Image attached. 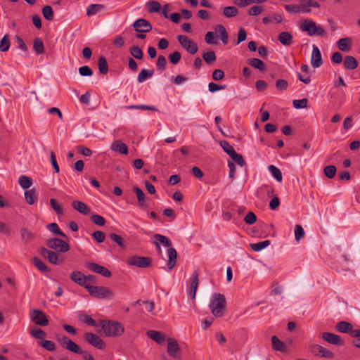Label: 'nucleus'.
Listing matches in <instances>:
<instances>
[{
	"label": "nucleus",
	"mask_w": 360,
	"mask_h": 360,
	"mask_svg": "<svg viewBox=\"0 0 360 360\" xmlns=\"http://www.w3.org/2000/svg\"><path fill=\"white\" fill-rule=\"evenodd\" d=\"M209 307L215 317H221L224 315L226 307V300L224 295L214 292L212 295Z\"/></svg>",
	"instance_id": "1"
},
{
	"label": "nucleus",
	"mask_w": 360,
	"mask_h": 360,
	"mask_svg": "<svg viewBox=\"0 0 360 360\" xmlns=\"http://www.w3.org/2000/svg\"><path fill=\"white\" fill-rule=\"evenodd\" d=\"M154 238L158 243H161L163 246L168 248L167 267L169 270H172L176 263V250L172 247V242L167 237L162 236L161 234L156 233L154 235Z\"/></svg>",
	"instance_id": "2"
},
{
	"label": "nucleus",
	"mask_w": 360,
	"mask_h": 360,
	"mask_svg": "<svg viewBox=\"0 0 360 360\" xmlns=\"http://www.w3.org/2000/svg\"><path fill=\"white\" fill-rule=\"evenodd\" d=\"M101 330L106 337H117L124 333V328L121 323L106 320L101 321L99 323Z\"/></svg>",
	"instance_id": "3"
},
{
	"label": "nucleus",
	"mask_w": 360,
	"mask_h": 360,
	"mask_svg": "<svg viewBox=\"0 0 360 360\" xmlns=\"http://www.w3.org/2000/svg\"><path fill=\"white\" fill-rule=\"evenodd\" d=\"M89 295L96 299H109L114 295L113 292L107 287L96 285H84Z\"/></svg>",
	"instance_id": "4"
},
{
	"label": "nucleus",
	"mask_w": 360,
	"mask_h": 360,
	"mask_svg": "<svg viewBox=\"0 0 360 360\" xmlns=\"http://www.w3.org/2000/svg\"><path fill=\"white\" fill-rule=\"evenodd\" d=\"M127 264L140 268H148L151 266L152 259L148 257L134 255L127 259Z\"/></svg>",
	"instance_id": "5"
},
{
	"label": "nucleus",
	"mask_w": 360,
	"mask_h": 360,
	"mask_svg": "<svg viewBox=\"0 0 360 360\" xmlns=\"http://www.w3.org/2000/svg\"><path fill=\"white\" fill-rule=\"evenodd\" d=\"M46 245L49 248L60 252H66L70 250L69 244L58 238H50L47 240Z\"/></svg>",
	"instance_id": "6"
},
{
	"label": "nucleus",
	"mask_w": 360,
	"mask_h": 360,
	"mask_svg": "<svg viewBox=\"0 0 360 360\" xmlns=\"http://www.w3.org/2000/svg\"><path fill=\"white\" fill-rule=\"evenodd\" d=\"M177 40L181 46L191 54H195L198 51V45L186 35H178Z\"/></svg>",
	"instance_id": "7"
},
{
	"label": "nucleus",
	"mask_w": 360,
	"mask_h": 360,
	"mask_svg": "<svg viewBox=\"0 0 360 360\" xmlns=\"http://www.w3.org/2000/svg\"><path fill=\"white\" fill-rule=\"evenodd\" d=\"M58 340L64 349L77 354L82 353L81 347L69 339L67 336L60 338Z\"/></svg>",
	"instance_id": "8"
},
{
	"label": "nucleus",
	"mask_w": 360,
	"mask_h": 360,
	"mask_svg": "<svg viewBox=\"0 0 360 360\" xmlns=\"http://www.w3.org/2000/svg\"><path fill=\"white\" fill-rule=\"evenodd\" d=\"M30 319L32 321L38 326H46L49 325V320L41 310H32L30 313Z\"/></svg>",
	"instance_id": "9"
},
{
	"label": "nucleus",
	"mask_w": 360,
	"mask_h": 360,
	"mask_svg": "<svg viewBox=\"0 0 360 360\" xmlns=\"http://www.w3.org/2000/svg\"><path fill=\"white\" fill-rule=\"evenodd\" d=\"M84 339L86 342L98 349H103L105 347L103 340L93 333H86L84 334Z\"/></svg>",
	"instance_id": "10"
},
{
	"label": "nucleus",
	"mask_w": 360,
	"mask_h": 360,
	"mask_svg": "<svg viewBox=\"0 0 360 360\" xmlns=\"http://www.w3.org/2000/svg\"><path fill=\"white\" fill-rule=\"evenodd\" d=\"M134 29L137 32H148L152 30V25L149 21L143 18H139L133 23Z\"/></svg>",
	"instance_id": "11"
},
{
	"label": "nucleus",
	"mask_w": 360,
	"mask_h": 360,
	"mask_svg": "<svg viewBox=\"0 0 360 360\" xmlns=\"http://www.w3.org/2000/svg\"><path fill=\"white\" fill-rule=\"evenodd\" d=\"M310 350L314 354H319L321 357L333 359L335 356L333 352L319 345H312Z\"/></svg>",
	"instance_id": "12"
},
{
	"label": "nucleus",
	"mask_w": 360,
	"mask_h": 360,
	"mask_svg": "<svg viewBox=\"0 0 360 360\" xmlns=\"http://www.w3.org/2000/svg\"><path fill=\"white\" fill-rule=\"evenodd\" d=\"M39 252L41 256L47 259L51 264H58L60 263L58 259V255L54 251L50 250L46 248H41Z\"/></svg>",
	"instance_id": "13"
},
{
	"label": "nucleus",
	"mask_w": 360,
	"mask_h": 360,
	"mask_svg": "<svg viewBox=\"0 0 360 360\" xmlns=\"http://www.w3.org/2000/svg\"><path fill=\"white\" fill-rule=\"evenodd\" d=\"M86 266L93 272L99 274L105 278H110L112 276L111 272L107 268L96 263L90 262Z\"/></svg>",
	"instance_id": "14"
},
{
	"label": "nucleus",
	"mask_w": 360,
	"mask_h": 360,
	"mask_svg": "<svg viewBox=\"0 0 360 360\" xmlns=\"http://www.w3.org/2000/svg\"><path fill=\"white\" fill-rule=\"evenodd\" d=\"M311 64L314 68H318L323 64L321 51L316 45H313Z\"/></svg>",
	"instance_id": "15"
},
{
	"label": "nucleus",
	"mask_w": 360,
	"mask_h": 360,
	"mask_svg": "<svg viewBox=\"0 0 360 360\" xmlns=\"http://www.w3.org/2000/svg\"><path fill=\"white\" fill-rule=\"evenodd\" d=\"M316 28V23L311 19L304 20L300 25L301 30L307 32L309 36L315 35Z\"/></svg>",
	"instance_id": "16"
},
{
	"label": "nucleus",
	"mask_w": 360,
	"mask_h": 360,
	"mask_svg": "<svg viewBox=\"0 0 360 360\" xmlns=\"http://www.w3.org/2000/svg\"><path fill=\"white\" fill-rule=\"evenodd\" d=\"M199 271L195 270L193 272L190 281H191V288L189 291V295L192 299H195L198 286L199 284Z\"/></svg>",
	"instance_id": "17"
},
{
	"label": "nucleus",
	"mask_w": 360,
	"mask_h": 360,
	"mask_svg": "<svg viewBox=\"0 0 360 360\" xmlns=\"http://www.w3.org/2000/svg\"><path fill=\"white\" fill-rule=\"evenodd\" d=\"M180 351V347L177 341L173 338L167 340V352L172 357H177Z\"/></svg>",
	"instance_id": "18"
},
{
	"label": "nucleus",
	"mask_w": 360,
	"mask_h": 360,
	"mask_svg": "<svg viewBox=\"0 0 360 360\" xmlns=\"http://www.w3.org/2000/svg\"><path fill=\"white\" fill-rule=\"evenodd\" d=\"M322 337L324 340L334 345L340 346L343 345L342 338L336 334L326 332L323 333Z\"/></svg>",
	"instance_id": "19"
},
{
	"label": "nucleus",
	"mask_w": 360,
	"mask_h": 360,
	"mask_svg": "<svg viewBox=\"0 0 360 360\" xmlns=\"http://www.w3.org/2000/svg\"><path fill=\"white\" fill-rule=\"evenodd\" d=\"M72 207L79 213L88 215L91 212V209L83 202L74 200L72 202Z\"/></svg>",
	"instance_id": "20"
},
{
	"label": "nucleus",
	"mask_w": 360,
	"mask_h": 360,
	"mask_svg": "<svg viewBox=\"0 0 360 360\" xmlns=\"http://www.w3.org/2000/svg\"><path fill=\"white\" fill-rule=\"evenodd\" d=\"M134 191L136 193L138 199L139 207L141 209L146 208L148 206L146 202V196L143 192V191L140 188L135 186L134 188Z\"/></svg>",
	"instance_id": "21"
},
{
	"label": "nucleus",
	"mask_w": 360,
	"mask_h": 360,
	"mask_svg": "<svg viewBox=\"0 0 360 360\" xmlns=\"http://www.w3.org/2000/svg\"><path fill=\"white\" fill-rule=\"evenodd\" d=\"M343 64L346 70H352L358 67L359 62L354 57L347 56L343 60Z\"/></svg>",
	"instance_id": "22"
},
{
	"label": "nucleus",
	"mask_w": 360,
	"mask_h": 360,
	"mask_svg": "<svg viewBox=\"0 0 360 360\" xmlns=\"http://www.w3.org/2000/svg\"><path fill=\"white\" fill-rule=\"evenodd\" d=\"M337 45L341 51L348 52L352 49V41L348 37L341 38L338 41Z\"/></svg>",
	"instance_id": "23"
},
{
	"label": "nucleus",
	"mask_w": 360,
	"mask_h": 360,
	"mask_svg": "<svg viewBox=\"0 0 360 360\" xmlns=\"http://www.w3.org/2000/svg\"><path fill=\"white\" fill-rule=\"evenodd\" d=\"M20 235L24 244H28L35 237V233L31 232L27 228H21Z\"/></svg>",
	"instance_id": "24"
},
{
	"label": "nucleus",
	"mask_w": 360,
	"mask_h": 360,
	"mask_svg": "<svg viewBox=\"0 0 360 360\" xmlns=\"http://www.w3.org/2000/svg\"><path fill=\"white\" fill-rule=\"evenodd\" d=\"M70 279L81 286L89 285L85 284L84 274L79 271H74L70 274Z\"/></svg>",
	"instance_id": "25"
},
{
	"label": "nucleus",
	"mask_w": 360,
	"mask_h": 360,
	"mask_svg": "<svg viewBox=\"0 0 360 360\" xmlns=\"http://www.w3.org/2000/svg\"><path fill=\"white\" fill-rule=\"evenodd\" d=\"M111 150L113 151H117L121 154H127L128 148L127 146L122 143L120 140L115 141L111 146Z\"/></svg>",
	"instance_id": "26"
},
{
	"label": "nucleus",
	"mask_w": 360,
	"mask_h": 360,
	"mask_svg": "<svg viewBox=\"0 0 360 360\" xmlns=\"http://www.w3.org/2000/svg\"><path fill=\"white\" fill-rule=\"evenodd\" d=\"M105 8L104 5L99 4H92L86 8V15L88 17L96 15V13L102 11Z\"/></svg>",
	"instance_id": "27"
},
{
	"label": "nucleus",
	"mask_w": 360,
	"mask_h": 360,
	"mask_svg": "<svg viewBox=\"0 0 360 360\" xmlns=\"http://www.w3.org/2000/svg\"><path fill=\"white\" fill-rule=\"evenodd\" d=\"M147 335L158 344L164 342L165 336L161 332L156 330L147 331Z\"/></svg>",
	"instance_id": "28"
},
{
	"label": "nucleus",
	"mask_w": 360,
	"mask_h": 360,
	"mask_svg": "<svg viewBox=\"0 0 360 360\" xmlns=\"http://www.w3.org/2000/svg\"><path fill=\"white\" fill-rule=\"evenodd\" d=\"M278 41L284 46H290L292 42V36L288 32H282L278 37Z\"/></svg>",
	"instance_id": "29"
},
{
	"label": "nucleus",
	"mask_w": 360,
	"mask_h": 360,
	"mask_svg": "<svg viewBox=\"0 0 360 360\" xmlns=\"http://www.w3.org/2000/svg\"><path fill=\"white\" fill-rule=\"evenodd\" d=\"M301 6L302 7V13H310L311 10L307 7L319 8L320 4L312 0H300Z\"/></svg>",
	"instance_id": "30"
},
{
	"label": "nucleus",
	"mask_w": 360,
	"mask_h": 360,
	"mask_svg": "<svg viewBox=\"0 0 360 360\" xmlns=\"http://www.w3.org/2000/svg\"><path fill=\"white\" fill-rule=\"evenodd\" d=\"M33 50L35 51L37 55H41L44 53L45 50L44 42L39 37H37L34 39Z\"/></svg>",
	"instance_id": "31"
},
{
	"label": "nucleus",
	"mask_w": 360,
	"mask_h": 360,
	"mask_svg": "<svg viewBox=\"0 0 360 360\" xmlns=\"http://www.w3.org/2000/svg\"><path fill=\"white\" fill-rule=\"evenodd\" d=\"M25 198L27 203H28L29 205H33L37 199L36 189L32 188L28 191H26L25 192Z\"/></svg>",
	"instance_id": "32"
},
{
	"label": "nucleus",
	"mask_w": 360,
	"mask_h": 360,
	"mask_svg": "<svg viewBox=\"0 0 360 360\" xmlns=\"http://www.w3.org/2000/svg\"><path fill=\"white\" fill-rule=\"evenodd\" d=\"M353 328L352 325L347 321H342L337 323L335 329L340 333H348Z\"/></svg>",
	"instance_id": "33"
},
{
	"label": "nucleus",
	"mask_w": 360,
	"mask_h": 360,
	"mask_svg": "<svg viewBox=\"0 0 360 360\" xmlns=\"http://www.w3.org/2000/svg\"><path fill=\"white\" fill-rule=\"evenodd\" d=\"M34 265L41 272H50L51 269L46 265V264L39 258L34 257L32 259Z\"/></svg>",
	"instance_id": "34"
},
{
	"label": "nucleus",
	"mask_w": 360,
	"mask_h": 360,
	"mask_svg": "<svg viewBox=\"0 0 360 360\" xmlns=\"http://www.w3.org/2000/svg\"><path fill=\"white\" fill-rule=\"evenodd\" d=\"M248 64L253 68L258 69L261 72H264L266 70V65L259 58H251L248 60Z\"/></svg>",
	"instance_id": "35"
},
{
	"label": "nucleus",
	"mask_w": 360,
	"mask_h": 360,
	"mask_svg": "<svg viewBox=\"0 0 360 360\" xmlns=\"http://www.w3.org/2000/svg\"><path fill=\"white\" fill-rule=\"evenodd\" d=\"M154 74V70L142 69L137 77V81L139 83H142L148 78L151 77Z\"/></svg>",
	"instance_id": "36"
},
{
	"label": "nucleus",
	"mask_w": 360,
	"mask_h": 360,
	"mask_svg": "<svg viewBox=\"0 0 360 360\" xmlns=\"http://www.w3.org/2000/svg\"><path fill=\"white\" fill-rule=\"evenodd\" d=\"M98 66L99 72L101 75H105L108 72V65L106 58L101 56L98 60Z\"/></svg>",
	"instance_id": "37"
},
{
	"label": "nucleus",
	"mask_w": 360,
	"mask_h": 360,
	"mask_svg": "<svg viewBox=\"0 0 360 360\" xmlns=\"http://www.w3.org/2000/svg\"><path fill=\"white\" fill-rule=\"evenodd\" d=\"M271 345L272 348L276 351H281L283 352L285 350V344L281 341L278 337L274 335L271 338Z\"/></svg>",
	"instance_id": "38"
},
{
	"label": "nucleus",
	"mask_w": 360,
	"mask_h": 360,
	"mask_svg": "<svg viewBox=\"0 0 360 360\" xmlns=\"http://www.w3.org/2000/svg\"><path fill=\"white\" fill-rule=\"evenodd\" d=\"M148 13H158L161 10V4L157 1H150L146 4Z\"/></svg>",
	"instance_id": "39"
},
{
	"label": "nucleus",
	"mask_w": 360,
	"mask_h": 360,
	"mask_svg": "<svg viewBox=\"0 0 360 360\" xmlns=\"http://www.w3.org/2000/svg\"><path fill=\"white\" fill-rule=\"evenodd\" d=\"M217 31H218L219 32L220 39H221V41L223 42V44L224 45H226L229 42V35H228V33H227L224 26L222 25H218L217 26Z\"/></svg>",
	"instance_id": "40"
},
{
	"label": "nucleus",
	"mask_w": 360,
	"mask_h": 360,
	"mask_svg": "<svg viewBox=\"0 0 360 360\" xmlns=\"http://www.w3.org/2000/svg\"><path fill=\"white\" fill-rule=\"evenodd\" d=\"M238 14V10L235 6H226L224 8L223 15L226 18H233Z\"/></svg>",
	"instance_id": "41"
},
{
	"label": "nucleus",
	"mask_w": 360,
	"mask_h": 360,
	"mask_svg": "<svg viewBox=\"0 0 360 360\" xmlns=\"http://www.w3.org/2000/svg\"><path fill=\"white\" fill-rule=\"evenodd\" d=\"M269 171L271 172L272 176L276 179L278 182H281L283 179L282 173L281 170L274 165H269L268 167Z\"/></svg>",
	"instance_id": "42"
},
{
	"label": "nucleus",
	"mask_w": 360,
	"mask_h": 360,
	"mask_svg": "<svg viewBox=\"0 0 360 360\" xmlns=\"http://www.w3.org/2000/svg\"><path fill=\"white\" fill-rule=\"evenodd\" d=\"M18 182H19L20 186L23 189L29 188L32 186V179L30 178L29 176H24V175H22L20 176Z\"/></svg>",
	"instance_id": "43"
},
{
	"label": "nucleus",
	"mask_w": 360,
	"mask_h": 360,
	"mask_svg": "<svg viewBox=\"0 0 360 360\" xmlns=\"http://www.w3.org/2000/svg\"><path fill=\"white\" fill-rule=\"evenodd\" d=\"M42 14L44 18L47 20L51 21L53 19V11L51 6H44L42 8Z\"/></svg>",
	"instance_id": "44"
},
{
	"label": "nucleus",
	"mask_w": 360,
	"mask_h": 360,
	"mask_svg": "<svg viewBox=\"0 0 360 360\" xmlns=\"http://www.w3.org/2000/svg\"><path fill=\"white\" fill-rule=\"evenodd\" d=\"M269 245H270V240H264L262 242L252 243V244H250V247L253 250H255L256 252H259V251L264 249Z\"/></svg>",
	"instance_id": "45"
},
{
	"label": "nucleus",
	"mask_w": 360,
	"mask_h": 360,
	"mask_svg": "<svg viewBox=\"0 0 360 360\" xmlns=\"http://www.w3.org/2000/svg\"><path fill=\"white\" fill-rule=\"evenodd\" d=\"M47 228L51 232L63 238H67V236L60 230L56 223H51L48 224Z\"/></svg>",
	"instance_id": "46"
},
{
	"label": "nucleus",
	"mask_w": 360,
	"mask_h": 360,
	"mask_svg": "<svg viewBox=\"0 0 360 360\" xmlns=\"http://www.w3.org/2000/svg\"><path fill=\"white\" fill-rule=\"evenodd\" d=\"M202 58L206 63L210 65L216 61L217 56L214 51H210L208 52L203 53Z\"/></svg>",
	"instance_id": "47"
},
{
	"label": "nucleus",
	"mask_w": 360,
	"mask_h": 360,
	"mask_svg": "<svg viewBox=\"0 0 360 360\" xmlns=\"http://www.w3.org/2000/svg\"><path fill=\"white\" fill-rule=\"evenodd\" d=\"M11 42L8 34H5L0 41V51L6 52L10 48Z\"/></svg>",
	"instance_id": "48"
},
{
	"label": "nucleus",
	"mask_w": 360,
	"mask_h": 360,
	"mask_svg": "<svg viewBox=\"0 0 360 360\" xmlns=\"http://www.w3.org/2000/svg\"><path fill=\"white\" fill-rule=\"evenodd\" d=\"M129 53L131 55L136 59H142L143 57V53L141 48L137 46H132L129 48Z\"/></svg>",
	"instance_id": "49"
},
{
	"label": "nucleus",
	"mask_w": 360,
	"mask_h": 360,
	"mask_svg": "<svg viewBox=\"0 0 360 360\" xmlns=\"http://www.w3.org/2000/svg\"><path fill=\"white\" fill-rule=\"evenodd\" d=\"M110 238L114 241L117 245L121 248H125L126 244L124 241V239L119 235L112 233L109 234Z\"/></svg>",
	"instance_id": "50"
},
{
	"label": "nucleus",
	"mask_w": 360,
	"mask_h": 360,
	"mask_svg": "<svg viewBox=\"0 0 360 360\" xmlns=\"http://www.w3.org/2000/svg\"><path fill=\"white\" fill-rule=\"evenodd\" d=\"M230 157L231 159L237 163L238 165L243 167L245 165V161L242 155L237 153L236 151L233 152Z\"/></svg>",
	"instance_id": "51"
},
{
	"label": "nucleus",
	"mask_w": 360,
	"mask_h": 360,
	"mask_svg": "<svg viewBox=\"0 0 360 360\" xmlns=\"http://www.w3.org/2000/svg\"><path fill=\"white\" fill-rule=\"evenodd\" d=\"M336 171L337 169L335 165L326 166L323 169L324 174L329 179H332L335 176Z\"/></svg>",
	"instance_id": "52"
},
{
	"label": "nucleus",
	"mask_w": 360,
	"mask_h": 360,
	"mask_svg": "<svg viewBox=\"0 0 360 360\" xmlns=\"http://www.w3.org/2000/svg\"><path fill=\"white\" fill-rule=\"evenodd\" d=\"M30 335L39 340H43L46 335V333L40 328L32 329L30 330Z\"/></svg>",
	"instance_id": "53"
},
{
	"label": "nucleus",
	"mask_w": 360,
	"mask_h": 360,
	"mask_svg": "<svg viewBox=\"0 0 360 360\" xmlns=\"http://www.w3.org/2000/svg\"><path fill=\"white\" fill-rule=\"evenodd\" d=\"M285 10L290 13H299L300 12L302 13V7L301 4L294 5V4H288L285 6Z\"/></svg>",
	"instance_id": "54"
},
{
	"label": "nucleus",
	"mask_w": 360,
	"mask_h": 360,
	"mask_svg": "<svg viewBox=\"0 0 360 360\" xmlns=\"http://www.w3.org/2000/svg\"><path fill=\"white\" fill-rule=\"evenodd\" d=\"M50 205L58 215H61L63 213L61 205L56 199L51 198L50 200Z\"/></svg>",
	"instance_id": "55"
},
{
	"label": "nucleus",
	"mask_w": 360,
	"mask_h": 360,
	"mask_svg": "<svg viewBox=\"0 0 360 360\" xmlns=\"http://www.w3.org/2000/svg\"><path fill=\"white\" fill-rule=\"evenodd\" d=\"M308 100L302 98L300 100H293L292 105L296 109L306 108L307 107Z\"/></svg>",
	"instance_id": "56"
},
{
	"label": "nucleus",
	"mask_w": 360,
	"mask_h": 360,
	"mask_svg": "<svg viewBox=\"0 0 360 360\" xmlns=\"http://www.w3.org/2000/svg\"><path fill=\"white\" fill-rule=\"evenodd\" d=\"M129 109H138V110H148L154 112H157L158 109L153 105H131L127 107Z\"/></svg>",
	"instance_id": "57"
},
{
	"label": "nucleus",
	"mask_w": 360,
	"mask_h": 360,
	"mask_svg": "<svg viewBox=\"0 0 360 360\" xmlns=\"http://www.w3.org/2000/svg\"><path fill=\"white\" fill-rule=\"evenodd\" d=\"M91 220L95 224L103 226L105 224V219L101 215L92 214L91 216Z\"/></svg>",
	"instance_id": "58"
},
{
	"label": "nucleus",
	"mask_w": 360,
	"mask_h": 360,
	"mask_svg": "<svg viewBox=\"0 0 360 360\" xmlns=\"http://www.w3.org/2000/svg\"><path fill=\"white\" fill-rule=\"evenodd\" d=\"M220 146L222 147L224 150L230 156L233 152H235V149L232 146H231L228 141H222L220 143Z\"/></svg>",
	"instance_id": "59"
},
{
	"label": "nucleus",
	"mask_w": 360,
	"mask_h": 360,
	"mask_svg": "<svg viewBox=\"0 0 360 360\" xmlns=\"http://www.w3.org/2000/svg\"><path fill=\"white\" fill-rule=\"evenodd\" d=\"M79 73L83 77H90L93 75V71L89 66L84 65L79 68Z\"/></svg>",
	"instance_id": "60"
},
{
	"label": "nucleus",
	"mask_w": 360,
	"mask_h": 360,
	"mask_svg": "<svg viewBox=\"0 0 360 360\" xmlns=\"http://www.w3.org/2000/svg\"><path fill=\"white\" fill-rule=\"evenodd\" d=\"M39 345L48 351H54L56 349L55 343L51 340H43Z\"/></svg>",
	"instance_id": "61"
},
{
	"label": "nucleus",
	"mask_w": 360,
	"mask_h": 360,
	"mask_svg": "<svg viewBox=\"0 0 360 360\" xmlns=\"http://www.w3.org/2000/svg\"><path fill=\"white\" fill-rule=\"evenodd\" d=\"M92 237L96 241L101 243L105 240V233L101 231H96L92 233Z\"/></svg>",
	"instance_id": "62"
},
{
	"label": "nucleus",
	"mask_w": 360,
	"mask_h": 360,
	"mask_svg": "<svg viewBox=\"0 0 360 360\" xmlns=\"http://www.w3.org/2000/svg\"><path fill=\"white\" fill-rule=\"evenodd\" d=\"M181 58V55L179 51H174L169 55V60L174 65L177 64L180 61Z\"/></svg>",
	"instance_id": "63"
},
{
	"label": "nucleus",
	"mask_w": 360,
	"mask_h": 360,
	"mask_svg": "<svg viewBox=\"0 0 360 360\" xmlns=\"http://www.w3.org/2000/svg\"><path fill=\"white\" fill-rule=\"evenodd\" d=\"M244 221L248 224H253L257 221V216L252 212H249L245 217Z\"/></svg>",
	"instance_id": "64"
}]
</instances>
